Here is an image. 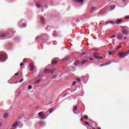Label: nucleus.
Wrapping results in <instances>:
<instances>
[{"instance_id": "nucleus-1", "label": "nucleus", "mask_w": 129, "mask_h": 129, "mask_svg": "<svg viewBox=\"0 0 129 129\" xmlns=\"http://www.w3.org/2000/svg\"><path fill=\"white\" fill-rule=\"evenodd\" d=\"M120 28L122 29V33L123 35H125V36L129 35V28L127 26H120Z\"/></svg>"}, {"instance_id": "nucleus-2", "label": "nucleus", "mask_w": 129, "mask_h": 129, "mask_svg": "<svg viewBox=\"0 0 129 129\" xmlns=\"http://www.w3.org/2000/svg\"><path fill=\"white\" fill-rule=\"evenodd\" d=\"M127 53H128V51H126L125 52H120L118 55L119 56V58H125L127 56Z\"/></svg>"}, {"instance_id": "nucleus-3", "label": "nucleus", "mask_w": 129, "mask_h": 129, "mask_svg": "<svg viewBox=\"0 0 129 129\" xmlns=\"http://www.w3.org/2000/svg\"><path fill=\"white\" fill-rule=\"evenodd\" d=\"M7 60V56L6 55L0 53V61H2V62H5Z\"/></svg>"}, {"instance_id": "nucleus-4", "label": "nucleus", "mask_w": 129, "mask_h": 129, "mask_svg": "<svg viewBox=\"0 0 129 129\" xmlns=\"http://www.w3.org/2000/svg\"><path fill=\"white\" fill-rule=\"evenodd\" d=\"M99 53L97 52H95L94 53V57L96 58L98 60H102L103 59V57H99Z\"/></svg>"}, {"instance_id": "nucleus-5", "label": "nucleus", "mask_w": 129, "mask_h": 129, "mask_svg": "<svg viewBox=\"0 0 129 129\" xmlns=\"http://www.w3.org/2000/svg\"><path fill=\"white\" fill-rule=\"evenodd\" d=\"M117 38L118 39V40H120V41H121V40H122V38H123V34L119 32L117 34Z\"/></svg>"}, {"instance_id": "nucleus-6", "label": "nucleus", "mask_w": 129, "mask_h": 129, "mask_svg": "<svg viewBox=\"0 0 129 129\" xmlns=\"http://www.w3.org/2000/svg\"><path fill=\"white\" fill-rule=\"evenodd\" d=\"M57 63H58V61L55 60L54 58L52 59V60H51V65L57 64Z\"/></svg>"}, {"instance_id": "nucleus-7", "label": "nucleus", "mask_w": 129, "mask_h": 129, "mask_svg": "<svg viewBox=\"0 0 129 129\" xmlns=\"http://www.w3.org/2000/svg\"><path fill=\"white\" fill-rule=\"evenodd\" d=\"M9 34V33H3L2 34H1L0 35V37L1 38H6V37H7V35Z\"/></svg>"}, {"instance_id": "nucleus-8", "label": "nucleus", "mask_w": 129, "mask_h": 129, "mask_svg": "<svg viewBox=\"0 0 129 129\" xmlns=\"http://www.w3.org/2000/svg\"><path fill=\"white\" fill-rule=\"evenodd\" d=\"M107 24H111L112 25H115L116 23L114 21H109L106 22V25H107Z\"/></svg>"}, {"instance_id": "nucleus-9", "label": "nucleus", "mask_w": 129, "mask_h": 129, "mask_svg": "<svg viewBox=\"0 0 129 129\" xmlns=\"http://www.w3.org/2000/svg\"><path fill=\"white\" fill-rule=\"evenodd\" d=\"M70 59H71V56H68V57H67L64 58L63 59V61L67 62V61H68L69 60H70Z\"/></svg>"}, {"instance_id": "nucleus-10", "label": "nucleus", "mask_w": 129, "mask_h": 129, "mask_svg": "<svg viewBox=\"0 0 129 129\" xmlns=\"http://www.w3.org/2000/svg\"><path fill=\"white\" fill-rule=\"evenodd\" d=\"M87 62V60L83 59L81 61L80 64L81 65H84V64H86Z\"/></svg>"}, {"instance_id": "nucleus-11", "label": "nucleus", "mask_w": 129, "mask_h": 129, "mask_svg": "<svg viewBox=\"0 0 129 129\" xmlns=\"http://www.w3.org/2000/svg\"><path fill=\"white\" fill-rule=\"evenodd\" d=\"M55 70H56V68H53L52 70H50L48 72L49 74H52L53 72H54V71H55Z\"/></svg>"}, {"instance_id": "nucleus-12", "label": "nucleus", "mask_w": 129, "mask_h": 129, "mask_svg": "<svg viewBox=\"0 0 129 129\" xmlns=\"http://www.w3.org/2000/svg\"><path fill=\"white\" fill-rule=\"evenodd\" d=\"M80 65L81 64L79 63V60H77L76 62H75V66L78 67V66H80Z\"/></svg>"}, {"instance_id": "nucleus-13", "label": "nucleus", "mask_w": 129, "mask_h": 129, "mask_svg": "<svg viewBox=\"0 0 129 129\" xmlns=\"http://www.w3.org/2000/svg\"><path fill=\"white\" fill-rule=\"evenodd\" d=\"M121 22H122V20L118 19L117 20V22H115V23L117 24V25H118V24H120V23H121Z\"/></svg>"}, {"instance_id": "nucleus-14", "label": "nucleus", "mask_w": 129, "mask_h": 129, "mask_svg": "<svg viewBox=\"0 0 129 129\" xmlns=\"http://www.w3.org/2000/svg\"><path fill=\"white\" fill-rule=\"evenodd\" d=\"M43 41H44V39H43V37H39L38 42H39V43H43Z\"/></svg>"}, {"instance_id": "nucleus-15", "label": "nucleus", "mask_w": 129, "mask_h": 129, "mask_svg": "<svg viewBox=\"0 0 129 129\" xmlns=\"http://www.w3.org/2000/svg\"><path fill=\"white\" fill-rule=\"evenodd\" d=\"M43 113H44V112L41 111V112L38 113V115L40 116V117H41L43 115Z\"/></svg>"}, {"instance_id": "nucleus-16", "label": "nucleus", "mask_w": 129, "mask_h": 129, "mask_svg": "<svg viewBox=\"0 0 129 129\" xmlns=\"http://www.w3.org/2000/svg\"><path fill=\"white\" fill-rule=\"evenodd\" d=\"M8 116H9V114L8 113H6L4 114V117L5 118H7V117H8Z\"/></svg>"}, {"instance_id": "nucleus-17", "label": "nucleus", "mask_w": 129, "mask_h": 129, "mask_svg": "<svg viewBox=\"0 0 129 129\" xmlns=\"http://www.w3.org/2000/svg\"><path fill=\"white\" fill-rule=\"evenodd\" d=\"M77 110H78V109H77V106H75L74 107L73 111H74V112H75V111H77Z\"/></svg>"}, {"instance_id": "nucleus-18", "label": "nucleus", "mask_w": 129, "mask_h": 129, "mask_svg": "<svg viewBox=\"0 0 129 129\" xmlns=\"http://www.w3.org/2000/svg\"><path fill=\"white\" fill-rule=\"evenodd\" d=\"M17 125H18V122H15L13 124V127H16Z\"/></svg>"}, {"instance_id": "nucleus-19", "label": "nucleus", "mask_w": 129, "mask_h": 129, "mask_svg": "<svg viewBox=\"0 0 129 129\" xmlns=\"http://www.w3.org/2000/svg\"><path fill=\"white\" fill-rule=\"evenodd\" d=\"M30 69L31 71H33V70H34V67L32 64H30Z\"/></svg>"}, {"instance_id": "nucleus-20", "label": "nucleus", "mask_w": 129, "mask_h": 129, "mask_svg": "<svg viewBox=\"0 0 129 129\" xmlns=\"http://www.w3.org/2000/svg\"><path fill=\"white\" fill-rule=\"evenodd\" d=\"M48 111L49 112H50V113H52V112L54 111V109L53 108H51L49 109Z\"/></svg>"}, {"instance_id": "nucleus-21", "label": "nucleus", "mask_w": 129, "mask_h": 129, "mask_svg": "<svg viewBox=\"0 0 129 129\" xmlns=\"http://www.w3.org/2000/svg\"><path fill=\"white\" fill-rule=\"evenodd\" d=\"M40 117L42 119H46V115H42Z\"/></svg>"}, {"instance_id": "nucleus-22", "label": "nucleus", "mask_w": 129, "mask_h": 129, "mask_svg": "<svg viewBox=\"0 0 129 129\" xmlns=\"http://www.w3.org/2000/svg\"><path fill=\"white\" fill-rule=\"evenodd\" d=\"M84 119H85V120H87V119H88V116L87 115H84L83 117Z\"/></svg>"}, {"instance_id": "nucleus-23", "label": "nucleus", "mask_w": 129, "mask_h": 129, "mask_svg": "<svg viewBox=\"0 0 129 129\" xmlns=\"http://www.w3.org/2000/svg\"><path fill=\"white\" fill-rule=\"evenodd\" d=\"M41 81H42V80H41V79L38 80L37 81H35L34 82V83H40V82H41Z\"/></svg>"}, {"instance_id": "nucleus-24", "label": "nucleus", "mask_w": 129, "mask_h": 129, "mask_svg": "<svg viewBox=\"0 0 129 129\" xmlns=\"http://www.w3.org/2000/svg\"><path fill=\"white\" fill-rule=\"evenodd\" d=\"M87 53V51H84V52L82 53L81 54V56H84V55L86 54Z\"/></svg>"}, {"instance_id": "nucleus-25", "label": "nucleus", "mask_w": 129, "mask_h": 129, "mask_svg": "<svg viewBox=\"0 0 129 129\" xmlns=\"http://www.w3.org/2000/svg\"><path fill=\"white\" fill-rule=\"evenodd\" d=\"M120 48H121V46L120 45H118L116 47V50H118L119 49H120Z\"/></svg>"}, {"instance_id": "nucleus-26", "label": "nucleus", "mask_w": 129, "mask_h": 129, "mask_svg": "<svg viewBox=\"0 0 129 129\" xmlns=\"http://www.w3.org/2000/svg\"><path fill=\"white\" fill-rule=\"evenodd\" d=\"M116 37V35L115 34L111 36V39H112L113 38H115Z\"/></svg>"}, {"instance_id": "nucleus-27", "label": "nucleus", "mask_w": 129, "mask_h": 129, "mask_svg": "<svg viewBox=\"0 0 129 129\" xmlns=\"http://www.w3.org/2000/svg\"><path fill=\"white\" fill-rule=\"evenodd\" d=\"M36 7L37 8H41L42 7L41 5H40L39 4H36Z\"/></svg>"}, {"instance_id": "nucleus-28", "label": "nucleus", "mask_w": 129, "mask_h": 129, "mask_svg": "<svg viewBox=\"0 0 129 129\" xmlns=\"http://www.w3.org/2000/svg\"><path fill=\"white\" fill-rule=\"evenodd\" d=\"M76 79L78 82H80V81H81V79L80 78H76Z\"/></svg>"}, {"instance_id": "nucleus-29", "label": "nucleus", "mask_w": 129, "mask_h": 129, "mask_svg": "<svg viewBox=\"0 0 129 129\" xmlns=\"http://www.w3.org/2000/svg\"><path fill=\"white\" fill-rule=\"evenodd\" d=\"M41 22H42V23H44V18L41 17Z\"/></svg>"}, {"instance_id": "nucleus-30", "label": "nucleus", "mask_w": 129, "mask_h": 129, "mask_svg": "<svg viewBox=\"0 0 129 129\" xmlns=\"http://www.w3.org/2000/svg\"><path fill=\"white\" fill-rule=\"evenodd\" d=\"M76 83H77V82H76V81L73 82L72 85L73 86H74V85H75V84H76Z\"/></svg>"}, {"instance_id": "nucleus-31", "label": "nucleus", "mask_w": 129, "mask_h": 129, "mask_svg": "<svg viewBox=\"0 0 129 129\" xmlns=\"http://www.w3.org/2000/svg\"><path fill=\"white\" fill-rule=\"evenodd\" d=\"M22 27H26V26H27V24H26V23H23L22 24Z\"/></svg>"}, {"instance_id": "nucleus-32", "label": "nucleus", "mask_w": 129, "mask_h": 129, "mask_svg": "<svg viewBox=\"0 0 129 129\" xmlns=\"http://www.w3.org/2000/svg\"><path fill=\"white\" fill-rule=\"evenodd\" d=\"M32 86H31V85H29L28 86V89H32Z\"/></svg>"}, {"instance_id": "nucleus-33", "label": "nucleus", "mask_w": 129, "mask_h": 129, "mask_svg": "<svg viewBox=\"0 0 129 129\" xmlns=\"http://www.w3.org/2000/svg\"><path fill=\"white\" fill-rule=\"evenodd\" d=\"M23 66H24V63L21 62V63H20V67H23Z\"/></svg>"}, {"instance_id": "nucleus-34", "label": "nucleus", "mask_w": 129, "mask_h": 129, "mask_svg": "<svg viewBox=\"0 0 129 129\" xmlns=\"http://www.w3.org/2000/svg\"><path fill=\"white\" fill-rule=\"evenodd\" d=\"M80 3L82 5V4H83V0H80Z\"/></svg>"}, {"instance_id": "nucleus-35", "label": "nucleus", "mask_w": 129, "mask_h": 129, "mask_svg": "<svg viewBox=\"0 0 129 129\" xmlns=\"http://www.w3.org/2000/svg\"><path fill=\"white\" fill-rule=\"evenodd\" d=\"M23 62H27V58H24L23 59Z\"/></svg>"}, {"instance_id": "nucleus-36", "label": "nucleus", "mask_w": 129, "mask_h": 129, "mask_svg": "<svg viewBox=\"0 0 129 129\" xmlns=\"http://www.w3.org/2000/svg\"><path fill=\"white\" fill-rule=\"evenodd\" d=\"M75 2H77V3H80V0H75Z\"/></svg>"}, {"instance_id": "nucleus-37", "label": "nucleus", "mask_w": 129, "mask_h": 129, "mask_svg": "<svg viewBox=\"0 0 129 129\" xmlns=\"http://www.w3.org/2000/svg\"><path fill=\"white\" fill-rule=\"evenodd\" d=\"M89 57V54H87V55L85 56L86 58H88Z\"/></svg>"}, {"instance_id": "nucleus-38", "label": "nucleus", "mask_w": 129, "mask_h": 129, "mask_svg": "<svg viewBox=\"0 0 129 129\" xmlns=\"http://www.w3.org/2000/svg\"><path fill=\"white\" fill-rule=\"evenodd\" d=\"M9 46H10V47H13V46H14V45L13 44H10Z\"/></svg>"}, {"instance_id": "nucleus-39", "label": "nucleus", "mask_w": 129, "mask_h": 129, "mask_svg": "<svg viewBox=\"0 0 129 129\" xmlns=\"http://www.w3.org/2000/svg\"><path fill=\"white\" fill-rule=\"evenodd\" d=\"M85 124H87V125H89V123L86 122Z\"/></svg>"}, {"instance_id": "nucleus-40", "label": "nucleus", "mask_w": 129, "mask_h": 129, "mask_svg": "<svg viewBox=\"0 0 129 129\" xmlns=\"http://www.w3.org/2000/svg\"><path fill=\"white\" fill-rule=\"evenodd\" d=\"M15 76H19V74L18 73L15 74Z\"/></svg>"}, {"instance_id": "nucleus-41", "label": "nucleus", "mask_w": 129, "mask_h": 129, "mask_svg": "<svg viewBox=\"0 0 129 129\" xmlns=\"http://www.w3.org/2000/svg\"><path fill=\"white\" fill-rule=\"evenodd\" d=\"M127 19H129V16H127V17H125L126 20H127Z\"/></svg>"}, {"instance_id": "nucleus-42", "label": "nucleus", "mask_w": 129, "mask_h": 129, "mask_svg": "<svg viewBox=\"0 0 129 129\" xmlns=\"http://www.w3.org/2000/svg\"><path fill=\"white\" fill-rule=\"evenodd\" d=\"M90 60H91L92 61V60H94V58H90Z\"/></svg>"}, {"instance_id": "nucleus-43", "label": "nucleus", "mask_w": 129, "mask_h": 129, "mask_svg": "<svg viewBox=\"0 0 129 129\" xmlns=\"http://www.w3.org/2000/svg\"><path fill=\"white\" fill-rule=\"evenodd\" d=\"M126 52H128L127 53V55H128V54H129V50H127Z\"/></svg>"}, {"instance_id": "nucleus-44", "label": "nucleus", "mask_w": 129, "mask_h": 129, "mask_svg": "<svg viewBox=\"0 0 129 129\" xmlns=\"http://www.w3.org/2000/svg\"><path fill=\"white\" fill-rule=\"evenodd\" d=\"M83 119H84V118L83 117V118H82L81 119V120L82 121V120H83Z\"/></svg>"}, {"instance_id": "nucleus-45", "label": "nucleus", "mask_w": 129, "mask_h": 129, "mask_svg": "<svg viewBox=\"0 0 129 129\" xmlns=\"http://www.w3.org/2000/svg\"><path fill=\"white\" fill-rule=\"evenodd\" d=\"M2 125H3V124H2V123H0V127L2 126Z\"/></svg>"}, {"instance_id": "nucleus-46", "label": "nucleus", "mask_w": 129, "mask_h": 129, "mask_svg": "<svg viewBox=\"0 0 129 129\" xmlns=\"http://www.w3.org/2000/svg\"><path fill=\"white\" fill-rule=\"evenodd\" d=\"M45 71H46L47 72H48V71H49V70H48V69H46V70H45Z\"/></svg>"}, {"instance_id": "nucleus-47", "label": "nucleus", "mask_w": 129, "mask_h": 129, "mask_svg": "<svg viewBox=\"0 0 129 129\" xmlns=\"http://www.w3.org/2000/svg\"><path fill=\"white\" fill-rule=\"evenodd\" d=\"M92 10H93V11H94V10H95V8H92Z\"/></svg>"}, {"instance_id": "nucleus-48", "label": "nucleus", "mask_w": 129, "mask_h": 129, "mask_svg": "<svg viewBox=\"0 0 129 129\" xmlns=\"http://www.w3.org/2000/svg\"><path fill=\"white\" fill-rule=\"evenodd\" d=\"M124 40H126V37L123 38Z\"/></svg>"}, {"instance_id": "nucleus-49", "label": "nucleus", "mask_w": 129, "mask_h": 129, "mask_svg": "<svg viewBox=\"0 0 129 129\" xmlns=\"http://www.w3.org/2000/svg\"><path fill=\"white\" fill-rule=\"evenodd\" d=\"M23 82V80H21L20 82Z\"/></svg>"}, {"instance_id": "nucleus-50", "label": "nucleus", "mask_w": 129, "mask_h": 129, "mask_svg": "<svg viewBox=\"0 0 129 129\" xmlns=\"http://www.w3.org/2000/svg\"><path fill=\"white\" fill-rule=\"evenodd\" d=\"M123 3H124V2H125V0H123Z\"/></svg>"}, {"instance_id": "nucleus-51", "label": "nucleus", "mask_w": 129, "mask_h": 129, "mask_svg": "<svg viewBox=\"0 0 129 129\" xmlns=\"http://www.w3.org/2000/svg\"><path fill=\"white\" fill-rule=\"evenodd\" d=\"M109 54V55H111V52H110Z\"/></svg>"}, {"instance_id": "nucleus-52", "label": "nucleus", "mask_w": 129, "mask_h": 129, "mask_svg": "<svg viewBox=\"0 0 129 129\" xmlns=\"http://www.w3.org/2000/svg\"><path fill=\"white\" fill-rule=\"evenodd\" d=\"M101 66H103V64H101L100 65V67H101Z\"/></svg>"}, {"instance_id": "nucleus-53", "label": "nucleus", "mask_w": 129, "mask_h": 129, "mask_svg": "<svg viewBox=\"0 0 129 129\" xmlns=\"http://www.w3.org/2000/svg\"><path fill=\"white\" fill-rule=\"evenodd\" d=\"M98 129H101V128L100 127H99L98 128Z\"/></svg>"}, {"instance_id": "nucleus-54", "label": "nucleus", "mask_w": 129, "mask_h": 129, "mask_svg": "<svg viewBox=\"0 0 129 129\" xmlns=\"http://www.w3.org/2000/svg\"><path fill=\"white\" fill-rule=\"evenodd\" d=\"M93 129H95V128L93 127Z\"/></svg>"}]
</instances>
